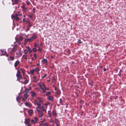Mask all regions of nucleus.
I'll list each match as a JSON object with an SVG mask.
<instances>
[{
    "label": "nucleus",
    "instance_id": "obj_1",
    "mask_svg": "<svg viewBox=\"0 0 126 126\" xmlns=\"http://www.w3.org/2000/svg\"><path fill=\"white\" fill-rule=\"evenodd\" d=\"M16 76L17 77V80H20V79H23V78L22 77L21 75L20 74V72L19 70H18L17 71V73L16 74Z\"/></svg>",
    "mask_w": 126,
    "mask_h": 126
},
{
    "label": "nucleus",
    "instance_id": "obj_8",
    "mask_svg": "<svg viewBox=\"0 0 126 126\" xmlns=\"http://www.w3.org/2000/svg\"><path fill=\"white\" fill-rule=\"evenodd\" d=\"M13 2L12 3L13 5H14L15 4H17L18 2V0H12Z\"/></svg>",
    "mask_w": 126,
    "mask_h": 126
},
{
    "label": "nucleus",
    "instance_id": "obj_15",
    "mask_svg": "<svg viewBox=\"0 0 126 126\" xmlns=\"http://www.w3.org/2000/svg\"><path fill=\"white\" fill-rule=\"evenodd\" d=\"M19 63V61H16L14 64L15 66V67H16Z\"/></svg>",
    "mask_w": 126,
    "mask_h": 126
},
{
    "label": "nucleus",
    "instance_id": "obj_62",
    "mask_svg": "<svg viewBox=\"0 0 126 126\" xmlns=\"http://www.w3.org/2000/svg\"><path fill=\"white\" fill-rule=\"evenodd\" d=\"M48 125V124H46V126H47Z\"/></svg>",
    "mask_w": 126,
    "mask_h": 126
},
{
    "label": "nucleus",
    "instance_id": "obj_49",
    "mask_svg": "<svg viewBox=\"0 0 126 126\" xmlns=\"http://www.w3.org/2000/svg\"><path fill=\"white\" fill-rule=\"evenodd\" d=\"M31 88H32V87H30V86L29 87V90H31Z\"/></svg>",
    "mask_w": 126,
    "mask_h": 126
},
{
    "label": "nucleus",
    "instance_id": "obj_36",
    "mask_svg": "<svg viewBox=\"0 0 126 126\" xmlns=\"http://www.w3.org/2000/svg\"><path fill=\"white\" fill-rule=\"evenodd\" d=\"M40 85H41V86L42 85V86L44 87H46L45 85V84H44L43 82L41 83V84Z\"/></svg>",
    "mask_w": 126,
    "mask_h": 126
},
{
    "label": "nucleus",
    "instance_id": "obj_60",
    "mask_svg": "<svg viewBox=\"0 0 126 126\" xmlns=\"http://www.w3.org/2000/svg\"><path fill=\"white\" fill-rule=\"evenodd\" d=\"M38 50L39 51H41V50H40V48L39 47V49H38Z\"/></svg>",
    "mask_w": 126,
    "mask_h": 126
},
{
    "label": "nucleus",
    "instance_id": "obj_37",
    "mask_svg": "<svg viewBox=\"0 0 126 126\" xmlns=\"http://www.w3.org/2000/svg\"><path fill=\"white\" fill-rule=\"evenodd\" d=\"M23 38L22 37L20 36L19 37L18 40L20 41H22V40Z\"/></svg>",
    "mask_w": 126,
    "mask_h": 126
},
{
    "label": "nucleus",
    "instance_id": "obj_40",
    "mask_svg": "<svg viewBox=\"0 0 126 126\" xmlns=\"http://www.w3.org/2000/svg\"><path fill=\"white\" fill-rule=\"evenodd\" d=\"M31 38H32V40L33 39H35L36 38V36L35 35L33 36L32 37H31Z\"/></svg>",
    "mask_w": 126,
    "mask_h": 126
},
{
    "label": "nucleus",
    "instance_id": "obj_27",
    "mask_svg": "<svg viewBox=\"0 0 126 126\" xmlns=\"http://www.w3.org/2000/svg\"><path fill=\"white\" fill-rule=\"evenodd\" d=\"M34 71L37 72L39 70V68L38 67H37L35 68L34 69Z\"/></svg>",
    "mask_w": 126,
    "mask_h": 126
},
{
    "label": "nucleus",
    "instance_id": "obj_23",
    "mask_svg": "<svg viewBox=\"0 0 126 126\" xmlns=\"http://www.w3.org/2000/svg\"><path fill=\"white\" fill-rule=\"evenodd\" d=\"M58 119L57 118H55V122L57 126L58 124Z\"/></svg>",
    "mask_w": 126,
    "mask_h": 126
},
{
    "label": "nucleus",
    "instance_id": "obj_47",
    "mask_svg": "<svg viewBox=\"0 0 126 126\" xmlns=\"http://www.w3.org/2000/svg\"><path fill=\"white\" fill-rule=\"evenodd\" d=\"M78 42L79 43H81V42L80 41V39H79L78 41Z\"/></svg>",
    "mask_w": 126,
    "mask_h": 126
},
{
    "label": "nucleus",
    "instance_id": "obj_19",
    "mask_svg": "<svg viewBox=\"0 0 126 126\" xmlns=\"http://www.w3.org/2000/svg\"><path fill=\"white\" fill-rule=\"evenodd\" d=\"M25 105L29 107H31V105L28 103H25Z\"/></svg>",
    "mask_w": 126,
    "mask_h": 126
},
{
    "label": "nucleus",
    "instance_id": "obj_10",
    "mask_svg": "<svg viewBox=\"0 0 126 126\" xmlns=\"http://www.w3.org/2000/svg\"><path fill=\"white\" fill-rule=\"evenodd\" d=\"M42 91L44 93L46 92V90H49L46 87H44L42 89Z\"/></svg>",
    "mask_w": 126,
    "mask_h": 126
},
{
    "label": "nucleus",
    "instance_id": "obj_54",
    "mask_svg": "<svg viewBox=\"0 0 126 126\" xmlns=\"http://www.w3.org/2000/svg\"><path fill=\"white\" fill-rule=\"evenodd\" d=\"M28 124V126H31V124L30 123H29Z\"/></svg>",
    "mask_w": 126,
    "mask_h": 126
},
{
    "label": "nucleus",
    "instance_id": "obj_52",
    "mask_svg": "<svg viewBox=\"0 0 126 126\" xmlns=\"http://www.w3.org/2000/svg\"><path fill=\"white\" fill-rule=\"evenodd\" d=\"M40 45L41 46V47H42L43 46V44L42 43H41L40 44Z\"/></svg>",
    "mask_w": 126,
    "mask_h": 126
},
{
    "label": "nucleus",
    "instance_id": "obj_31",
    "mask_svg": "<svg viewBox=\"0 0 126 126\" xmlns=\"http://www.w3.org/2000/svg\"><path fill=\"white\" fill-rule=\"evenodd\" d=\"M49 104V103H46L44 104V106H46V107H47V106Z\"/></svg>",
    "mask_w": 126,
    "mask_h": 126
},
{
    "label": "nucleus",
    "instance_id": "obj_18",
    "mask_svg": "<svg viewBox=\"0 0 126 126\" xmlns=\"http://www.w3.org/2000/svg\"><path fill=\"white\" fill-rule=\"evenodd\" d=\"M22 57L23 59L25 60H27V55L25 54L24 55H23L22 56Z\"/></svg>",
    "mask_w": 126,
    "mask_h": 126
},
{
    "label": "nucleus",
    "instance_id": "obj_46",
    "mask_svg": "<svg viewBox=\"0 0 126 126\" xmlns=\"http://www.w3.org/2000/svg\"><path fill=\"white\" fill-rule=\"evenodd\" d=\"M16 42H17V43L19 44H20L21 43L20 42L19 40H18L17 41V40H16Z\"/></svg>",
    "mask_w": 126,
    "mask_h": 126
},
{
    "label": "nucleus",
    "instance_id": "obj_13",
    "mask_svg": "<svg viewBox=\"0 0 126 126\" xmlns=\"http://www.w3.org/2000/svg\"><path fill=\"white\" fill-rule=\"evenodd\" d=\"M23 9V10L25 12H26L28 11V10L24 6V5H23V6L21 7Z\"/></svg>",
    "mask_w": 126,
    "mask_h": 126
},
{
    "label": "nucleus",
    "instance_id": "obj_56",
    "mask_svg": "<svg viewBox=\"0 0 126 126\" xmlns=\"http://www.w3.org/2000/svg\"><path fill=\"white\" fill-rule=\"evenodd\" d=\"M40 87H41V89H42L43 88H42V86L41 85H40Z\"/></svg>",
    "mask_w": 126,
    "mask_h": 126
},
{
    "label": "nucleus",
    "instance_id": "obj_21",
    "mask_svg": "<svg viewBox=\"0 0 126 126\" xmlns=\"http://www.w3.org/2000/svg\"><path fill=\"white\" fill-rule=\"evenodd\" d=\"M1 51L2 52H4V54H6V57H8V54H7V52L6 51H4L3 50H1Z\"/></svg>",
    "mask_w": 126,
    "mask_h": 126
},
{
    "label": "nucleus",
    "instance_id": "obj_9",
    "mask_svg": "<svg viewBox=\"0 0 126 126\" xmlns=\"http://www.w3.org/2000/svg\"><path fill=\"white\" fill-rule=\"evenodd\" d=\"M42 62L43 64L45 65H47V61L46 59H45L42 60Z\"/></svg>",
    "mask_w": 126,
    "mask_h": 126
},
{
    "label": "nucleus",
    "instance_id": "obj_43",
    "mask_svg": "<svg viewBox=\"0 0 126 126\" xmlns=\"http://www.w3.org/2000/svg\"><path fill=\"white\" fill-rule=\"evenodd\" d=\"M34 57L35 58V59H36V58L37 55L35 53L34 54Z\"/></svg>",
    "mask_w": 126,
    "mask_h": 126
},
{
    "label": "nucleus",
    "instance_id": "obj_57",
    "mask_svg": "<svg viewBox=\"0 0 126 126\" xmlns=\"http://www.w3.org/2000/svg\"><path fill=\"white\" fill-rule=\"evenodd\" d=\"M30 29V28H28L27 31L29 30Z\"/></svg>",
    "mask_w": 126,
    "mask_h": 126
},
{
    "label": "nucleus",
    "instance_id": "obj_24",
    "mask_svg": "<svg viewBox=\"0 0 126 126\" xmlns=\"http://www.w3.org/2000/svg\"><path fill=\"white\" fill-rule=\"evenodd\" d=\"M26 48L28 49V50L30 53H31L32 52V50L29 47H27Z\"/></svg>",
    "mask_w": 126,
    "mask_h": 126
},
{
    "label": "nucleus",
    "instance_id": "obj_30",
    "mask_svg": "<svg viewBox=\"0 0 126 126\" xmlns=\"http://www.w3.org/2000/svg\"><path fill=\"white\" fill-rule=\"evenodd\" d=\"M34 72V69L31 70H30L31 74V75H32Z\"/></svg>",
    "mask_w": 126,
    "mask_h": 126
},
{
    "label": "nucleus",
    "instance_id": "obj_20",
    "mask_svg": "<svg viewBox=\"0 0 126 126\" xmlns=\"http://www.w3.org/2000/svg\"><path fill=\"white\" fill-rule=\"evenodd\" d=\"M38 108H40V110L43 111H44L45 110V108L43 107H41L40 106V107H38Z\"/></svg>",
    "mask_w": 126,
    "mask_h": 126
},
{
    "label": "nucleus",
    "instance_id": "obj_32",
    "mask_svg": "<svg viewBox=\"0 0 126 126\" xmlns=\"http://www.w3.org/2000/svg\"><path fill=\"white\" fill-rule=\"evenodd\" d=\"M27 23L28 24V26L29 27H30L32 26V25L29 22H27Z\"/></svg>",
    "mask_w": 126,
    "mask_h": 126
},
{
    "label": "nucleus",
    "instance_id": "obj_25",
    "mask_svg": "<svg viewBox=\"0 0 126 126\" xmlns=\"http://www.w3.org/2000/svg\"><path fill=\"white\" fill-rule=\"evenodd\" d=\"M21 98V97L19 96H17L16 98V99L17 101L19 102L18 100L20 99Z\"/></svg>",
    "mask_w": 126,
    "mask_h": 126
},
{
    "label": "nucleus",
    "instance_id": "obj_63",
    "mask_svg": "<svg viewBox=\"0 0 126 126\" xmlns=\"http://www.w3.org/2000/svg\"><path fill=\"white\" fill-rule=\"evenodd\" d=\"M14 49H13L12 50V51H13V50H14Z\"/></svg>",
    "mask_w": 126,
    "mask_h": 126
},
{
    "label": "nucleus",
    "instance_id": "obj_11",
    "mask_svg": "<svg viewBox=\"0 0 126 126\" xmlns=\"http://www.w3.org/2000/svg\"><path fill=\"white\" fill-rule=\"evenodd\" d=\"M52 115L53 116L56 117L57 116V114L55 111L53 110L52 111Z\"/></svg>",
    "mask_w": 126,
    "mask_h": 126
},
{
    "label": "nucleus",
    "instance_id": "obj_58",
    "mask_svg": "<svg viewBox=\"0 0 126 126\" xmlns=\"http://www.w3.org/2000/svg\"><path fill=\"white\" fill-rule=\"evenodd\" d=\"M33 11V12H35V9L34 8H33L32 9V11Z\"/></svg>",
    "mask_w": 126,
    "mask_h": 126
},
{
    "label": "nucleus",
    "instance_id": "obj_3",
    "mask_svg": "<svg viewBox=\"0 0 126 126\" xmlns=\"http://www.w3.org/2000/svg\"><path fill=\"white\" fill-rule=\"evenodd\" d=\"M23 79L25 80V81L24 82H23L22 81H20V80H19L18 81L22 83H24L25 84H27L29 82V80L28 79H26L24 77V78H23Z\"/></svg>",
    "mask_w": 126,
    "mask_h": 126
},
{
    "label": "nucleus",
    "instance_id": "obj_34",
    "mask_svg": "<svg viewBox=\"0 0 126 126\" xmlns=\"http://www.w3.org/2000/svg\"><path fill=\"white\" fill-rule=\"evenodd\" d=\"M51 94V93L49 92H47L46 93V95H48Z\"/></svg>",
    "mask_w": 126,
    "mask_h": 126
},
{
    "label": "nucleus",
    "instance_id": "obj_50",
    "mask_svg": "<svg viewBox=\"0 0 126 126\" xmlns=\"http://www.w3.org/2000/svg\"><path fill=\"white\" fill-rule=\"evenodd\" d=\"M22 21H23V22H25V21L26 20H25V18H23V19H22Z\"/></svg>",
    "mask_w": 126,
    "mask_h": 126
},
{
    "label": "nucleus",
    "instance_id": "obj_64",
    "mask_svg": "<svg viewBox=\"0 0 126 126\" xmlns=\"http://www.w3.org/2000/svg\"><path fill=\"white\" fill-rule=\"evenodd\" d=\"M8 61H9V58H8Z\"/></svg>",
    "mask_w": 126,
    "mask_h": 126
},
{
    "label": "nucleus",
    "instance_id": "obj_26",
    "mask_svg": "<svg viewBox=\"0 0 126 126\" xmlns=\"http://www.w3.org/2000/svg\"><path fill=\"white\" fill-rule=\"evenodd\" d=\"M31 123H32L33 124H35V123H36V122H35V120L33 119H32V120H31Z\"/></svg>",
    "mask_w": 126,
    "mask_h": 126
},
{
    "label": "nucleus",
    "instance_id": "obj_12",
    "mask_svg": "<svg viewBox=\"0 0 126 126\" xmlns=\"http://www.w3.org/2000/svg\"><path fill=\"white\" fill-rule=\"evenodd\" d=\"M48 99L50 101H52L53 100V96H48Z\"/></svg>",
    "mask_w": 126,
    "mask_h": 126
},
{
    "label": "nucleus",
    "instance_id": "obj_2",
    "mask_svg": "<svg viewBox=\"0 0 126 126\" xmlns=\"http://www.w3.org/2000/svg\"><path fill=\"white\" fill-rule=\"evenodd\" d=\"M34 104L35 105H37V106L36 107V109H37L38 107H40V106L41 105V104L38 102V101L36 100H34Z\"/></svg>",
    "mask_w": 126,
    "mask_h": 126
},
{
    "label": "nucleus",
    "instance_id": "obj_33",
    "mask_svg": "<svg viewBox=\"0 0 126 126\" xmlns=\"http://www.w3.org/2000/svg\"><path fill=\"white\" fill-rule=\"evenodd\" d=\"M57 95H60V92L59 91H58L57 92Z\"/></svg>",
    "mask_w": 126,
    "mask_h": 126
},
{
    "label": "nucleus",
    "instance_id": "obj_55",
    "mask_svg": "<svg viewBox=\"0 0 126 126\" xmlns=\"http://www.w3.org/2000/svg\"><path fill=\"white\" fill-rule=\"evenodd\" d=\"M106 69L105 68L103 70L104 71H106Z\"/></svg>",
    "mask_w": 126,
    "mask_h": 126
},
{
    "label": "nucleus",
    "instance_id": "obj_7",
    "mask_svg": "<svg viewBox=\"0 0 126 126\" xmlns=\"http://www.w3.org/2000/svg\"><path fill=\"white\" fill-rule=\"evenodd\" d=\"M12 18H14L16 21H18L19 19V18L17 14H16L15 15H13L12 16Z\"/></svg>",
    "mask_w": 126,
    "mask_h": 126
},
{
    "label": "nucleus",
    "instance_id": "obj_35",
    "mask_svg": "<svg viewBox=\"0 0 126 126\" xmlns=\"http://www.w3.org/2000/svg\"><path fill=\"white\" fill-rule=\"evenodd\" d=\"M33 78L34 79V80L35 81H36V77L35 76H34L33 77Z\"/></svg>",
    "mask_w": 126,
    "mask_h": 126
},
{
    "label": "nucleus",
    "instance_id": "obj_44",
    "mask_svg": "<svg viewBox=\"0 0 126 126\" xmlns=\"http://www.w3.org/2000/svg\"><path fill=\"white\" fill-rule=\"evenodd\" d=\"M18 15L19 16H20L22 15V13H21L20 12H19L18 13Z\"/></svg>",
    "mask_w": 126,
    "mask_h": 126
},
{
    "label": "nucleus",
    "instance_id": "obj_42",
    "mask_svg": "<svg viewBox=\"0 0 126 126\" xmlns=\"http://www.w3.org/2000/svg\"><path fill=\"white\" fill-rule=\"evenodd\" d=\"M26 3L28 5H29L31 4L30 2L29 1H26Z\"/></svg>",
    "mask_w": 126,
    "mask_h": 126
},
{
    "label": "nucleus",
    "instance_id": "obj_39",
    "mask_svg": "<svg viewBox=\"0 0 126 126\" xmlns=\"http://www.w3.org/2000/svg\"><path fill=\"white\" fill-rule=\"evenodd\" d=\"M29 90L28 89H26L25 90V92L26 93H27L29 92Z\"/></svg>",
    "mask_w": 126,
    "mask_h": 126
},
{
    "label": "nucleus",
    "instance_id": "obj_28",
    "mask_svg": "<svg viewBox=\"0 0 126 126\" xmlns=\"http://www.w3.org/2000/svg\"><path fill=\"white\" fill-rule=\"evenodd\" d=\"M28 51L26 49H25L24 50V52L25 54L27 55L26 54L28 53Z\"/></svg>",
    "mask_w": 126,
    "mask_h": 126
},
{
    "label": "nucleus",
    "instance_id": "obj_51",
    "mask_svg": "<svg viewBox=\"0 0 126 126\" xmlns=\"http://www.w3.org/2000/svg\"><path fill=\"white\" fill-rule=\"evenodd\" d=\"M47 75L46 74H45L44 76L43 77H42V78H44Z\"/></svg>",
    "mask_w": 126,
    "mask_h": 126
},
{
    "label": "nucleus",
    "instance_id": "obj_45",
    "mask_svg": "<svg viewBox=\"0 0 126 126\" xmlns=\"http://www.w3.org/2000/svg\"><path fill=\"white\" fill-rule=\"evenodd\" d=\"M33 51L34 52H36V49L35 48H34L33 49Z\"/></svg>",
    "mask_w": 126,
    "mask_h": 126
},
{
    "label": "nucleus",
    "instance_id": "obj_29",
    "mask_svg": "<svg viewBox=\"0 0 126 126\" xmlns=\"http://www.w3.org/2000/svg\"><path fill=\"white\" fill-rule=\"evenodd\" d=\"M21 70L23 73V75H24L25 74L24 73V69L22 68L21 69Z\"/></svg>",
    "mask_w": 126,
    "mask_h": 126
},
{
    "label": "nucleus",
    "instance_id": "obj_16",
    "mask_svg": "<svg viewBox=\"0 0 126 126\" xmlns=\"http://www.w3.org/2000/svg\"><path fill=\"white\" fill-rule=\"evenodd\" d=\"M33 112V110H29V113L30 115L32 116V115Z\"/></svg>",
    "mask_w": 126,
    "mask_h": 126
},
{
    "label": "nucleus",
    "instance_id": "obj_53",
    "mask_svg": "<svg viewBox=\"0 0 126 126\" xmlns=\"http://www.w3.org/2000/svg\"><path fill=\"white\" fill-rule=\"evenodd\" d=\"M37 46V45L36 43L35 44V47H36Z\"/></svg>",
    "mask_w": 126,
    "mask_h": 126
},
{
    "label": "nucleus",
    "instance_id": "obj_48",
    "mask_svg": "<svg viewBox=\"0 0 126 126\" xmlns=\"http://www.w3.org/2000/svg\"><path fill=\"white\" fill-rule=\"evenodd\" d=\"M62 100L61 99H60V103H62Z\"/></svg>",
    "mask_w": 126,
    "mask_h": 126
},
{
    "label": "nucleus",
    "instance_id": "obj_4",
    "mask_svg": "<svg viewBox=\"0 0 126 126\" xmlns=\"http://www.w3.org/2000/svg\"><path fill=\"white\" fill-rule=\"evenodd\" d=\"M36 110H37V111L38 112V115H39V117L40 118L42 117L43 115L42 112L41 111H40L38 109Z\"/></svg>",
    "mask_w": 126,
    "mask_h": 126
},
{
    "label": "nucleus",
    "instance_id": "obj_61",
    "mask_svg": "<svg viewBox=\"0 0 126 126\" xmlns=\"http://www.w3.org/2000/svg\"><path fill=\"white\" fill-rule=\"evenodd\" d=\"M37 64L38 65V66H39L40 65V64H39V63H37Z\"/></svg>",
    "mask_w": 126,
    "mask_h": 126
},
{
    "label": "nucleus",
    "instance_id": "obj_22",
    "mask_svg": "<svg viewBox=\"0 0 126 126\" xmlns=\"http://www.w3.org/2000/svg\"><path fill=\"white\" fill-rule=\"evenodd\" d=\"M37 98L38 99L39 101V103L41 104V103L42 102V99L41 98H39L38 97H37Z\"/></svg>",
    "mask_w": 126,
    "mask_h": 126
},
{
    "label": "nucleus",
    "instance_id": "obj_17",
    "mask_svg": "<svg viewBox=\"0 0 126 126\" xmlns=\"http://www.w3.org/2000/svg\"><path fill=\"white\" fill-rule=\"evenodd\" d=\"M31 96L32 97H34L36 95V94L33 91H32L31 92Z\"/></svg>",
    "mask_w": 126,
    "mask_h": 126
},
{
    "label": "nucleus",
    "instance_id": "obj_59",
    "mask_svg": "<svg viewBox=\"0 0 126 126\" xmlns=\"http://www.w3.org/2000/svg\"><path fill=\"white\" fill-rule=\"evenodd\" d=\"M34 60V59L33 58H32V60L33 61V60Z\"/></svg>",
    "mask_w": 126,
    "mask_h": 126
},
{
    "label": "nucleus",
    "instance_id": "obj_38",
    "mask_svg": "<svg viewBox=\"0 0 126 126\" xmlns=\"http://www.w3.org/2000/svg\"><path fill=\"white\" fill-rule=\"evenodd\" d=\"M34 120L35 121V122H37L38 120V118H37L36 117H35V118H34Z\"/></svg>",
    "mask_w": 126,
    "mask_h": 126
},
{
    "label": "nucleus",
    "instance_id": "obj_5",
    "mask_svg": "<svg viewBox=\"0 0 126 126\" xmlns=\"http://www.w3.org/2000/svg\"><path fill=\"white\" fill-rule=\"evenodd\" d=\"M28 97L27 94H25L24 95L23 97L22 98V100L23 101H26Z\"/></svg>",
    "mask_w": 126,
    "mask_h": 126
},
{
    "label": "nucleus",
    "instance_id": "obj_6",
    "mask_svg": "<svg viewBox=\"0 0 126 126\" xmlns=\"http://www.w3.org/2000/svg\"><path fill=\"white\" fill-rule=\"evenodd\" d=\"M32 41L33 40L32 38H31V37L30 38L26 39L25 40V44H26L28 42H32Z\"/></svg>",
    "mask_w": 126,
    "mask_h": 126
},
{
    "label": "nucleus",
    "instance_id": "obj_14",
    "mask_svg": "<svg viewBox=\"0 0 126 126\" xmlns=\"http://www.w3.org/2000/svg\"><path fill=\"white\" fill-rule=\"evenodd\" d=\"M30 121V120L29 119H25V121L24 122V123L26 124H28L29 123Z\"/></svg>",
    "mask_w": 126,
    "mask_h": 126
},
{
    "label": "nucleus",
    "instance_id": "obj_41",
    "mask_svg": "<svg viewBox=\"0 0 126 126\" xmlns=\"http://www.w3.org/2000/svg\"><path fill=\"white\" fill-rule=\"evenodd\" d=\"M10 59L11 60H14V57H10Z\"/></svg>",
    "mask_w": 126,
    "mask_h": 126
}]
</instances>
